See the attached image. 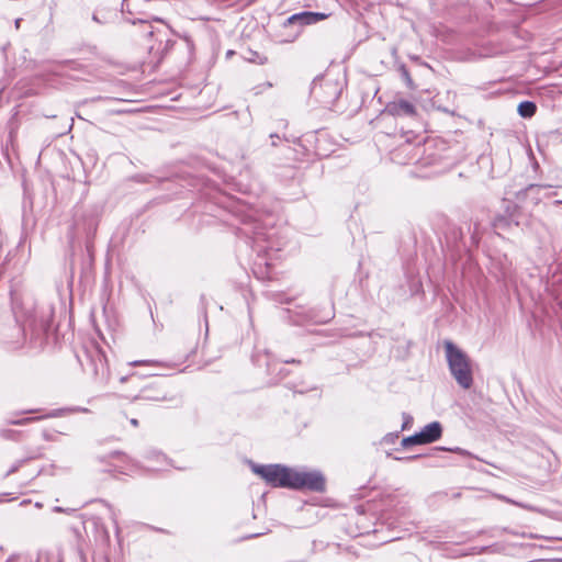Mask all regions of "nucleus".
<instances>
[{
	"label": "nucleus",
	"mask_w": 562,
	"mask_h": 562,
	"mask_svg": "<svg viewBox=\"0 0 562 562\" xmlns=\"http://www.w3.org/2000/svg\"><path fill=\"white\" fill-rule=\"evenodd\" d=\"M135 378H140V375H138L137 373H135V372H134V373H131L130 375H123V376H121V378H120V381H121L122 383H125V382H127L128 380H132V379H135Z\"/></svg>",
	"instance_id": "nucleus-24"
},
{
	"label": "nucleus",
	"mask_w": 562,
	"mask_h": 562,
	"mask_svg": "<svg viewBox=\"0 0 562 562\" xmlns=\"http://www.w3.org/2000/svg\"><path fill=\"white\" fill-rule=\"evenodd\" d=\"M438 449L439 450L452 451V452H456V453H459V454H462V456L468 454V452L465 450H463L462 448H458V447L457 448H449V449H447V448H438Z\"/></svg>",
	"instance_id": "nucleus-23"
},
{
	"label": "nucleus",
	"mask_w": 562,
	"mask_h": 562,
	"mask_svg": "<svg viewBox=\"0 0 562 562\" xmlns=\"http://www.w3.org/2000/svg\"><path fill=\"white\" fill-rule=\"evenodd\" d=\"M419 435L425 445L435 442L442 436V426L439 422H431L419 431Z\"/></svg>",
	"instance_id": "nucleus-14"
},
{
	"label": "nucleus",
	"mask_w": 562,
	"mask_h": 562,
	"mask_svg": "<svg viewBox=\"0 0 562 562\" xmlns=\"http://www.w3.org/2000/svg\"><path fill=\"white\" fill-rule=\"evenodd\" d=\"M155 22H159V23H164L161 19H158V18H155L154 19Z\"/></svg>",
	"instance_id": "nucleus-35"
},
{
	"label": "nucleus",
	"mask_w": 562,
	"mask_h": 562,
	"mask_svg": "<svg viewBox=\"0 0 562 562\" xmlns=\"http://www.w3.org/2000/svg\"><path fill=\"white\" fill-rule=\"evenodd\" d=\"M159 362L156 361V360H136V361H132L130 362L128 364L130 366H157Z\"/></svg>",
	"instance_id": "nucleus-20"
},
{
	"label": "nucleus",
	"mask_w": 562,
	"mask_h": 562,
	"mask_svg": "<svg viewBox=\"0 0 562 562\" xmlns=\"http://www.w3.org/2000/svg\"><path fill=\"white\" fill-rule=\"evenodd\" d=\"M7 562H32V561H29L26 559H12V560H8Z\"/></svg>",
	"instance_id": "nucleus-29"
},
{
	"label": "nucleus",
	"mask_w": 562,
	"mask_h": 562,
	"mask_svg": "<svg viewBox=\"0 0 562 562\" xmlns=\"http://www.w3.org/2000/svg\"><path fill=\"white\" fill-rule=\"evenodd\" d=\"M517 205H507L506 214H499L494 218L493 225L495 228L505 229L510 227L513 224L518 226L516 218Z\"/></svg>",
	"instance_id": "nucleus-13"
},
{
	"label": "nucleus",
	"mask_w": 562,
	"mask_h": 562,
	"mask_svg": "<svg viewBox=\"0 0 562 562\" xmlns=\"http://www.w3.org/2000/svg\"><path fill=\"white\" fill-rule=\"evenodd\" d=\"M548 188H551V186L530 183L527 187H525L524 189L515 192L514 195H515L516 201L519 203L525 202L527 200V198L530 196L532 202L535 204H538L541 200L540 192Z\"/></svg>",
	"instance_id": "nucleus-11"
},
{
	"label": "nucleus",
	"mask_w": 562,
	"mask_h": 562,
	"mask_svg": "<svg viewBox=\"0 0 562 562\" xmlns=\"http://www.w3.org/2000/svg\"><path fill=\"white\" fill-rule=\"evenodd\" d=\"M53 512L54 513H65V514H68V515H74L77 521H76V524L70 526V529L74 531L76 537H80L81 536V529L85 528V519H83L82 515H77V512L74 508H64V507H60V506H55L53 508Z\"/></svg>",
	"instance_id": "nucleus-15"
},
{
	"label": "nucleus",
	"mask_w": 562,
	"mask_h": 562,
	"mask_svg": "<svg viewBox=\"0 0 562 562\" xmlns=\"http://www.w3.org/2000/svg\"><path fill=\"white\" fill-rule=\"evenodd\" d=\"M153 456L157 459V460H165L164 456H161L160 453L158 452H153Z\"/></svg>",
	"instance_id": "nucleus-32"
},
{
	"label": "nucleus",
	"mask_w": 562,
	"mask_h": 562,
	"mask_svg": "<svg viewBox=\"0 0 562 562\" xmlns=\"http://www.w3.org/2000/svg\"><path fill=\"white\" fill-rule=\"evenodd\" d=\"M446 358L451 375L458 385L468 390L473 384V375L468 356L452 341H445Z\"/></svg>",
	"instance_id": "nucleus-1"
},
{
	"label": "nucleus",
	"mask_w": 562,
	"mask_h": 562,
	"mask_svg": "<svg viewBox=\"0 0 562 562\" xmlns=\"http://www.w3.org/2000/svg\"><path fill=\"white\" fill-rule=\"evenodd\" d=\"M417 458H418V456H413V457H408V458H406V459H407V460H413V459H417Z\"/></svg>",
	"instance_id": "nucleus-36"
},
{
	"label": "nucleus",
	"mask_w": 562,
	"mask_h": 562,
	"mask_svg": "<svg viewBox=\"0 0 562 562\" xmlns=\"http://www.w3.org/2000/svg\"><path fill=\"white\" fill-rule=\"evenodd\" d=\"M269 137H270V138H271V140H272V142H271V145H272V146H277V140H278V139H280V136H279L278 134L272 133V134H270V136H269Z\"/></svg>",
	"instance_id": "nucleus-26"
},
{
	"label": "nucleus",
	"mask_w": 562,
	"mask_h": 562,
	"mask_svg": "<svg viewBox=\"0 0 562 562\" xmlns=\"http://www.w3.org/2000/svg\"><path fill=\"white\" fill-rule=\"evenodd\" d=\"M283 363H297V364H300L301 361L296 360V359H286V360H283Z\"/></svg>",
	"instance_id": "nucleus-28"
},
{
	"label": "nucleus",
	"mask_w": 562,
	"mask_h": 562,
	"mask_svg": "<svg viewBox=\"0 0 562 562\" xmlns=\"http://www.w3.org/2000/svg\"><path fill=\"white\" fill-rule=\"evenodd\" d=\"M252 471L273 487L290 488L294 469L281 464H252Z\"/></svg>",
	"instance_id": "nucleus-2"
},
{
	"label": "nucleus",
	"mask_w": 562,
	"mask_h": 562,
	"mask_svg": "<svg viewBox=\"0 0 562 562\" xmlns=\"http://www.w3.org/2000/svg\"><path fill=\"white\" fill-rule=\"evenodd\" d=\"M170 400L171 397L168 396V392L158 383H150L143 386L138 394L131 397L133 403L137 401L164 402Z\"/></svg>",
	"instance_id": "nucleus-7"
},
{
	"label": "nucleus",
	"mask_w": 562,
	"mask_h": 562,
	"mask_svg": "<svg viewBox=\"0 0 562 562\" xmlns=\"http://www.w3.org/2000/svg\"><path fill=\"white\" fill-rule=\"evenodd\" d=\"M56 562H61V560L58 558V560Z\"/></svg>",
	"instance_id": "nucleus-38"
},
{
	"label": "nucleus",
	"mask_w": 562,
	"mask_h": 562,
	"mask_svg": "<svg viewBox=\"0 0 562 562\" xmlns=\"http://www.w3.org/2000/svg\"><path fill=\"white\" fill-rule=\"evenodd\" d=\"M261 533H252V535H249L247 537H245L244 539H251V538H256V537H259Z\"/></svg>",
	"instance_id": "nucleus-34"
},
{
	"label": "nucleus",
	"mask_w": 562,
	"mask_h": 562,
	"mask_svg": "<svg viewBox=\"0 0 562 562\" xmlns=\"http://www.w3.org/2000/svg\"><path fill=\"white\" fill-rule=\"evenodd\" d=\"M21 22H22V19H20V18L14 21V26L16 30L20 29Z\"/></svg>",
	"instance_id": "nucleus-30"
},
{
	"label": "nucleus",
	"mask_w": 562,
	"mask_h": 562,
	"mask_svg": "<svg viewBox=\"0 0 562 562\" xmlns=\"http://www.w3.org/2000/svg\"><path fill=\"white\" fill-rule=\"evenodd\" d=\"M401 445L403 448H408V447H412L415 445H425V443L423 442L419 432H416L412 436L403 438Z\"/></svg>",
	"instance_id": "nucleus-18"
},
{
	"label": "nucleus",
	"mask_w": 562,
	"mask_h": 562,
	"mask_svg": "<svg viewBox=\"0 0 562 562\" xmlns=\"http://www.w3.org/2000/svg\"><path fill=\"white\" fill-rule=\"evenodd\" d=\"M341 85L330 78L315 79L311 86V94L325 105L334 104L341 94Z\"/></svg>",
	"instance_id": "nucleus-3"
},
{
	"label": "nucleus",
	"mask_w": 562,
	"mask_h": 562,
	"mask_svg": "<svg viewBox=\"0 0 562 562\" xmlns=\"http://www.w3.org/2000/svg\"><path fill=\"white\" fill-rule=\"evenodd\" d=\"M326 481L319 471H299L294 470L290 488L292 490H307L311 492H324Z\"/></svg>",
	"instance_id": "nucleus-4"
},
{
	"label": "nucleus",
	"mask_w": 562,
	"mask_h": 562,
	"mask_svg": "<svg viewBox=\"0 0 562 562\" xmlns=\"http://www.w3.org/2000/svg\"><path fill=\"white\" fill-rule=\"evenodd\" d=\"M398 71H400L401 77L404 80L406 87L409 89H414V81L411 77V74H409L407 67L404 64H401L398 66Z\"/></svg>",
	"instance_id": "nucleus-19"
},
{
	"label": "nucleus",
	"mask_w": 562,
	"mask_h": 562,
	"mask_svg": "<svg viewBox=\"0 0 562 562\" xmlns=\"http://www.w3.org/2000/svg\"><path fill=\"white\" fill-rule=\"evenodd\" d=\"M243 232L245 235L251 236L254 243L259 248V251L272 248V243L270 241L271 234L258 223H255L250 228H243Z\"/></svg>",
	"instance_id": "nucleus-9"
},
{
	"label": "nucleus",
	"mask_w": 562,
	"mask_h": 562,
	"mask_svg": "<svg viewBox=\"0 0 562 562\" xmlns=\"http://www.w3.org/2000/svg\"><path fill=\"white\" fill-rule=\"evenodd\" d=\"M398 435L397 434H389L384 437V441L386 442H391L393 440V438H397Z\"/></svg>",
	"instance_id": "nucleus-27"
},
{
	"label": "nucleus",
	"mask_w": 562,
	"mask_h": 562,
	"mask_svg": "<svg viewBox=\"0 0 562 562\" xmlns=\"http://www.w3.org/2000/svg\"><path fill=\"white\" fill-rule=\"evenodd\" d=\"M125 20L133 25L139 24L143 27V33L148 37H153L157 32H159V30L156 29L147 19H130L126 16Z\"/></svg>",
	"instance_id": "nucleus-16"
},
{
	"label": "nucleus",
	"mask_w": 562,
	"mask_h": 562,
	"mask_svg": "<svg viewBox=\"0 0 562 562\" xmlns=\"http://www.w3.org/2000/svg\"><path fill=\"white\" fill-rule=\"evenodd\" d=\"M41 418L42 417H36V419H41ZM32 420H35V418L24 417V418H21V419L11 420L10 424L11 425L22 426V425H26V424L31 423Z\"/></svg>",
	"instance_id": "nucleus-21"
},
{
	"label": "nucleus",
	"mask_w": 562,
	"mask_h": 562,
	"mask_svg": "<svg viewBox=\"0 0 562 562\" xmlns=\"http://www.w3.org/2000/svg\"><path fill=\"white\" fill-rule=\"evenodd\" d=\"M53 310L46 308L34 311L25 319V326L30 327L35 334L46 333L50 327Z\"/></svg>",
	"instance_id": "nucleus-8"
},
{
	"label": "nucleus",
	"mask_w": 562,
	"mask_h": 562,
	"mask_svg": "<svg viewBox=\"0 0 562 562\" xmlns=\"http://www.w3.org/2000/svg\"><path fill=\"white\" fill-rule=\"evenodd\" d=\"M413 423V417L406 413H403V425L402 430L408 428Z\"/></svg>",
	"instance_id": "nucleus-22"
},
{
	"label": "nucleus",
	"mask_w": 562,
	"mask_h": 562,
	"mask_svg": "<svg viewBox=\"0 0 562 562\" xmlns=\"http://www.w3.org/2000/svg\"><path fill=\"white\" fill-rule=\"evenodd\" d=\"M517 111L521 117L528 119L535 115L537 105L532 101H522L518 104Z\"/></svg>",
	"instance_id": "nucleus-17"
},
{
	"label": "nucleus",
	"mask_w": 562,
	"mask_h": 562,
	"mask_svg": "<svg viewBox=\"0 0 562 562\" xmlns=\"http://www.w3.org/2000/svg\"><path fill=\"white\" fill-rule=\"evenodd\" d=\"M506 501H507L508 503L514 504V505H517V506H519V507H522V508H526V509H529V510H530V509H532V507H531V506H529V505H525V504H521V503H518V502L512 501V499H509V498H506Z\"/></svg>",
	"instance_id": "nucleus-25"
},
{
	"label": "nucleus",
	"mask_w": 562,
	"mask_h": 562,
	"mask_svg": "<svg viewBox=\"0 0 562 562\" xmlns=\"http://www.w3.org/2000/svg\"><path fill=\"white\" fill-rule=\"evenodd\" d=\"M98 225L99 213L94 207L83 210L75 216L74 227L77 234H83L86 236V246L88 250H90L91 240L94 237Z\"/></svg>",
	"instance_id": "nucleus-5"
},
{
	"label": "nucleus",
	"mask_w": 562,
	"mask_h": 562,
	"mask_svg": "<svg viewBox=\"0 0 562 562\" xmlns=\"http://www.w3.org/2000/svg\"><path fill=\"white\" fill-rule=\"evenodd\" d=\"M326 14L319 12L303 11L288 18L284 25H311L326 19Z\"/></svg>",
	"instance_id": "nucleus-10"
},
{
	"label": "nucleus",
	"mask_w": 562,
	"mask_h": 562,
	"mask_svg": "<svg viewBox=\"0 0 562 562\" xmlns=\"http://www.w3.org/2000/svg\"><path fill=\"white\" fill-rule=\"evenodd\" d=\"M130 423H131V425H133L134 427H137V426H138V419H136V418H132V419L130 420Z\"/></svg>",
	"instance_id": "nucleus-33"
},
{
	"label": "nucleus",
	"mask_w": 562,
	"mask_h": 562,
	"mask_svg": "<svg viewBox=\"0 0 562 562\" xmlns=\"http://www.w3.org/2000/svg\"><path fill=\"white\" fill-rule=\"evenodd\" d=\"M386 111L395 116H414L416 114L415 105L404 99L387 103Z\"/></svg>",
	"instance_id": "nucleus-12"
},
{
	"label": "nucleus",
	"mask_w": 562,
	"mask_h": 562,
	"mask_svg": "<svg viewBox=\"0 0 562 562\" xmlns=\"http://www.w3.org/2000/svg\"><path fill=\"white\" fill-rule=\"evenodd\" d=\"M122 454H123V453H122V452H120V451H113V452L110 454V457H111V458H116V457H120V456H122Z\"/></svg>",
	"instance_id": "nucleus-31"
},
{
	"label": "nucleus",
	"mask_w": 562,
	"mask_h": 562,
	"mask_svg": "<svg viewBox=\"0 0 562 562\" xmlns=\"http://www.w3.org/2000/svg\"><path fill=\"white\" fill-rule=\"evenodd\" d=\"M533 167H535V169L539 168V165L537 161L535 162Z\"/></svg>",
	"instance_id": "nucleus-37"
},
{
	"label": "nucleus",
	"mask_w": 562,
	"mask_h": 562,
	"mask_svg": "<svg viewBox=\"0 0 562 562\" xmlns=\"http://www.w3.org/2000/svg\"><path fill=\"white\" fill-rule=\"evenodd\" d=\"M83 367L100 382L106 383L109 381L110 371L108 360L104 352L99 347H92L86 351V364H83Z\"/></svg>",
	"instance_id": "nucleus-6"
}]
</instances>
